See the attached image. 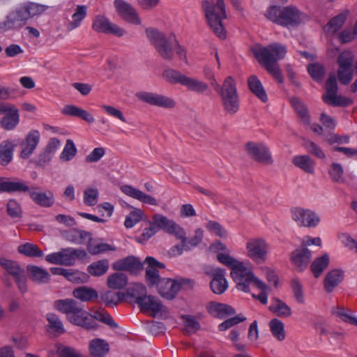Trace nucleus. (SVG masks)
<instances>
[{
    "label": "nucleus",
    "mask_w": 357,
    "mask_h": 357,
    "mask_svg": "<svg viewBox=\"0 0 357 357\" xmlns=\"http://www.w3.org/2000/svg\"><path fill=\"white\" fill-rule=\"evenodd\" d=\"M54 308L63 313L73 324L86 330H94L98 326L97 321L112 328L118 327L113 318L104 310H93L91 313L84 310L72 298L59 299L54 302Z\"/></svg>",
    "instance_id": "nucleus-1"
},
{
    "label": "nucleus",
    "mask_w": 357,
    "mask_h": 357,
    "mask_svg": "<svg viewBox=\"0 0 357 357\" xmlns=\"http://www.w3.org/2000/svg\"><path fill=\"white\" fill-rule=\"evenodd\" d=\"M47 8L46 6L33 2L23 3L6 15L5 20L0 23V30L20 29L29 19L43 14Z\"/></svg>",
    "instance_id": "nucleus-2"
},
{
    "label": "nucleus",
    "mask_w": 357,
    "mask_h": 357,
    "mask_svg": "<svg viewBox=\"0 0 357 357\" xmlns=\"http://www.w3.org/2000/svg\"><path fill=\"white\" fill-rule=\"evenodd\" d=\"M265 16L272 22L284 27H295L301 23V13L293 6H271Z\"/></svg>",
    "instance_id": "nucleus-3"
},
{
    "label": "nucleus",
    "mask_w": 357,
    "mask_h": 357,
    "mask_svg": "<svg viewBox=\"0 0 357 357\" xmlns=\"http://www.w3.org/2000/svg\"><path fill=\"white\" fill-rule=\"evenodd\" d=\"M203 1L202 6L207 18L208 24L213 33L220 38H226V31L223 27L222 20L227 18L225 4L223 0H211Z\"/></svg>",
    "instance_id": "nucleus-4"
},
{
    "label": "nucleus",
    "mask_w": 357,
    "mask_h": 357,
    "mask_svg": "<svg viewBox=\"0 0 357 357\" xmlns=\"http://www.w3.org/2000/svg\"><path fill=\"white\" fill-rule=\"evenodd\" d=\"M146 34L161 58L167 61L173 58L177 44L176 35L166 38L162 33L152 28H147Z\"/></svg>",
    "instance_id": "nucleus-5"
},
{
    "label": "nucleus",
    "mask_w": 357,
    "mask_h": 357,
    "mask_svg": "<svg viewBox=\"0 0 357 357\" xmlns=\"http://www.w3.org/2000/svg\"><path fill=\"white\" fill-rule=\"evenodd\" d=\"M217 259L221 264L231 270V277L236 283L237 289L240 291L248 290L247 285L243 283V281L252 277V272L248 271L243 262L239 261L229 254L218 253Z\"/></svg>",
    "instance_id": "nucleus-6"
},
{
    "label": "nucleus",
    "mask_w": 357,
    "mask_h": 357,
    "mask_svg": "<svg viewBox=\"0 0 357 357\" xmlns=\"http://www.w3.org/2000/svg\"><path fill=\"white\" fill-rule=\"evenodd\" d=\"M252 52L258 61L264 65H278L277 61L283 59L287 53L284 45L274 43L266 47L258 45L252 49Z\"/></svg>",
    "instance_id": "nucleus-7"
},
{
    "label": "nucleus",
    "mask_w": 357,
    "mask_h": 357,
    "mask_svg": "<svg viewBox=\"0 0 357 357\" xmlns=\"http://www.w3.org/2000/svg\"><path fill=\"white\" fill-rule=\"evenodd\" d=\"M220 96L225 110L230 114L236 113L239 108V100L236 82L232 77L225 79L221 88Z\"/></svg>",
    "instance_id": "nucleus-8"
},
{
    "label": "nucleus",
    "mask_w": 357,
    "mask_h": 357,
    "mask_svg": "<svg viewBox=\"0 0 357 357\" xmlns=\"http://www.w3.org/2000/svg\"><path fill=\"white\" fill-rule=\"evenodd\" d=\"M86 255L84 250L68 248L47 255L45 259L52 264L72 266L75 264L77 259H84Z\"/></svg>",
    "instance_id": "nucleus-9"
},
{
    "label": "nucleus",
    "mask_w": 357,
    "mask_h": 357,
    "mask_svg": "<svg viewBox=\"0 0 357 357\" xmlns=\"http://www.w3.org/2000/svg\"><path fill=\"white\" fill-rule=\"evenodd\" d=\"M245 151L253 161L264 166L273 165L274 159L269 148L262 142H248Z\"/></svg>",
    "instance_id": "nucleus-10"
},
{
    "label": "nucleus",
    "mask_w": 357,
    "mask_h": 357,
    "mask_svg": "<svg viewBox=\"0 0 357 357\" xmlns=\"http://www.w3.org/2000/svg\"><path fill=\"white\" fill-rule=\"evenodd\" d=\"M354 54L350 50L341 52L337 58V77L340 82L348 85L354 76Z\"/></svg>",
    "instance_id": "nucleus-11"
},
{
    "label": "nucleus",
    "mask_w": 357,
    "mask_h": 357,
    "mask_svg": "<svg viewBox=\"0 0 357 357\" xmlns=\"http://www.w3.org/2000/svg\"><path fill=\"white\" fill-rule=\"evenodd\" d=\"M0 265L4 271L15 280L20 291L24 294L27 291V280L24 270L16 261L1 259Z\"/></svg>",
    "instance_id": "nucleus-12"
},
{
    "label": "nucleus",
    "mask_w": 357,
    "mask_h": 357,
    "mask_svg": "<svg viewBox=\"0 0 357 357\" xmlns=\"http://www.w3.org/2000/svg\"><path fill=\"white\" fill-rule=\"evenodd\" d=\"M247 255L252 261L262 264L265 262L268 251V244L261 238H252L246 243Z\"/></svg>",
    "instance_id": "nucleus-13"
},
{
    "label": "nucleus",
    "mask_w": 357,
    "mask_h": 357,
    "mask_svg": "<svg viewBox=\"0 0 357 357\" xmlns=\"http://www.w3.org/2000/svg\"><path fill=\"white\" fill-rule=\"evenodd\" d=\"M91 26L98 33L112 34L117 37H121L126 33L124 29L112 22L103 15H96L93 20Z\"/></svg>",
    "instance_id": "nucleus-14"
},
{
    "label": "nucleus",
    "mask_w": 357,
    "mask_h": 357,
    "mask_svg": "<svg viewBox=\"0 0 357 357\" xmlns=\"http://www.w3.org/2000/svg\"><path fill=\"white\" fill-rule=\"evenodd\" d=\"M291 212L293 220L296 222L299 226L314 227L317 226L320 221L319 216L310 210L294 208L291 209Z\"/></svg>",
    "instance_id": "nucleus-15"
},
{
    "label": "nucleus",
    "mask_w": 357,
    "mask_h": 357,
    "mask_svg": "<svg viewBox=\"0 0 357 357\" xmlns=\"http://www.w3.org/2000/svg\"><path fill=\"white\" fill-rule=\"evenodd\" d=\"M136 97L144 102L158 107L170 108L176 105L169 98L152 92L140 91L136 93Z\"/></svg>",
    "instance_id": "nucleus-16"
},
{
    "label": "nucleus",
    "mask_w": 357,
    "mask_h": 357,
    "mask_svg": "<svg viewBox=\"0 0 357 357\" xmlns=\"http://www.w3.org/2000/svg\"><path fill=\"white\" fill-rule=\"evenodd\" d=\"M114 5L118 15L123 20L135 25L141 24L140 18L136 10L130 3L123 0H115Z\"/></svg>",
    "instance_id": "nucleus-17"
},
{
    "label": "nucleus",
    "mask_w": 357,
    "mask_h": 357,
    "mask_svg": "<svg viewBox=\"0 0 357 357\" xmlns=\"http://www.w3.org/2000/svg\"><path fill=\"white\" fill-rule=\"evenodd\" d=\"M290 259L296 269L301 272L308 266L312 259V253L305 244H301L291 252Z\"/></svg>",
    "instance_id": "nucleus-18"
},
{
    "label": "nucleus",
    "mask_w": 357,
    "mask_h": 357,
    "mask_svg": "<svg viewBox=\"0 0 357 357\" xmlns=\"http://www.w3.org/2000/svg\"><path fill=\"white\" fill-rule=\"evenodd\" d=\"M204 231L201 228H197L191 237L187 236L184 229L180 227V254L188 252L197 247L203 240Z\"/></svg>",
    "instance_id": "nucleus-19"
},
{
    "label": "nucleus",
    "mask_w": 357,
    "mask_h": 357,
    "mask_svg": "<svg viewBox=\"0 0 357 357\" xmlns=\"http://www.w3.org/2000/svg\"><path fill=\"white\" fill-rule=\"evenodd\" d=\"M40 139V134L37 130H31L26 135L21 144L20 157L22 159L29 158L36 149Z\"/></svg>",
    "instance_id": "nucleus-20"
},
{
    "label": "nucleus",
    "mask_w": 357,
    "mask_h": 357,
    "mask_svg": "<svg viewBox=\"0 0 357 357\" xmlns=\"http://www.w3.org/2000/svg\"><path fill=\"white\" fill-rule=\"evenodd\" d=\"M28 194L31 200L41 207L50 208L54 204V196L50 190L42 191L40 187L32 186Z\"/></svg>",
    "instance_id": "nucleus-21"
},
{
    "label": "nucleus",
    "mask_w": 357,
    "mask_h": 357,
    "mask_svg": "<svg viewBox=\"0 0 357 357\" xmlns=\"http://www.w3.org/2000/svg\"><path fill=\"white\" fill-rule=\"evenodd\" d=\"M206 310L211 317L221 319L236 314V310L232 306L216 301L206 303Z\"/></svg>",
    "instance_id": "nucleus-22"
},
{
    "label": "nucleus",
    "mask_w": 357,
    "mask_h": 357,
    "mask_svg": "<svg viewBox=\"0 0 357 357\" xmlns=\"http://www.w3.org/2000/svg\"><path fill=\"white\" fill-rule=\"evenodd\" d=\"M146 262L149 265L146 269L145 275L146 282L150 287L158 286L162 279L160 278L159 271L157 270V268H163L165 265L152 257H147Z\"/></svg>",
    "instance_id": "nucleus-23"
},
{
    "label": "nucleus",
    "mask_w": 357,
    "mask_h": 357,
    "mask_svg": "<svg viewBox=\"0 0 357 357\" xmlns=\"http://www.w3.org/2000/svg\"><path fill=\"white\" fill-rule=\"evenodd\" d=\"M112 268L116 271H126L137 274L142 269L143 265L136 257L129 256L114 262Z\"/></svg>",
    "instance_id": "nucleus-24"
},
{
    "label": "nucleus",
    "mask_w": 357,
    "mask_h": 357,
    "mask_svg": "<svg viewBox=\"0 0 357 357\" xmlns=\"http://www.w3.org/2000/svg\"><path fill=\"white\" fill-rule=\"evenodd\" d=\"M20 123V114L18 109L10 104L6 114L0 119V126L6 130H14Z\"/></svg>",
    "instance_id": "nucleus-25"
},
{
    "label": "nucleus",
    "mask_w": 357,
    "mask_h": 357,
    "mask_svg": "<svg viewBox=\"0 0 357 357\" xmlns=\"http://www.w3.org/2000/svg\"><path fill=\"white\" fill-rule=\"evenodd\" d=\"M212 277L213 279L210 282L211 291L215 294H223L228 287L225 270L220 268H215L213 271Z\"/></svg>",
    "instance_id": "nucleus-26"
},
{
    "label": "nucleus",
    "mask_w": 357,
    "mask_h": 357,
    "mask_svg": "<svg viewBox=\"0 0 357 357\" xmlns=\"http://www.w3.org/2000/svg\"><path fill=\"white\" fill-rule=\"evenodd\" d=\"M121 190L126 195L137 199L144 204L156 206L158 205V202L156 199L153 197L145 194L140 190L135 188L132 185H123L120 188Z\"/></svg>",
    "instance_id": "nucleus-27"
},
{
    "label": "nucleus",
    "mask_w": 357,
    "mask_h": 357,
    "mask_svg": "<svg viewBox=\"0 0 357 357\" xmlns=\"http://www.w3.org/2000/svg\"><path fill=\"white\" fill-rule=\"evenodd\" d=\"M158 291L162 298L172 300L178 291V283L170 278H162L158 285Z\"/></svg>",
    "instance_id": "nucleus-28"
},
{
    "label": "nucleus",
    "mask_w": 357,
    "mask_h": 357,
    "mask_svg": "<svg viewBox=\"0 0 357 357\" xmlns=\"http://www.w3.org/2000/svg\"><path fill=\"white\" fill-rule=\"evenodd\" d=\"M141 311L144 312H152L154 314L163 311V305L161 302L155 296H146L139 298L137 303Z\"/></svg>",
    "instance_id": "nucleus-29"
},
{
    "label": "nucleus",
    "mask_w": 357,
    "mask_h": 357,
    "mask_svg": "<svg viewBox=\"0 0 357 357\" xmlns=\"http://www.w3.org/2000/svg\"><path fill=\"white\" fill-rule=\"evenodd\" d=\"M180 84L185 86L188 90L198 94H204L210 91L206 83L181 73Z\"/></svg>",
    "instance_id": "nucleus-30"
},
{
    "label": "nucleus",
    "mask_w": 357,
    "mask_h": 357,
    "mask_svg": "<svg viewBox=\"0 0 357 357\" xmlns=\"http://www.w3.org/2000/svg\"><path fill=\"white\" fill-rule=\"evenodd\" d=\"M182 319V332L184 335H191L195 334L201 329V324L197 316L183 314L180 316Z\"/></svg>",
    "instance_id": "nucleus-31"
},
{
    "label": "nucleus",
    "mask_w": 357,
    "mask_h": 357,
    "mask_svg": "<svg viewBox=\"0 0 357 357\" xmlns=\"http://www.w3.org/2000/svg\"><path fill=\"white\" fill-rule=\"evenodd\" d=\"M89 351L93 357H105L109 351V345L102 339H93L89 342Z\"/></svg>",
    "instance_id": "nucleus-32"
},
{
    "label": "nucleus",
    "mask_w": 357,
    "mask_h": 357,
    "mask_svg": "<svg viewBox=\"0 0 357 357\" xmlns=\"http://www.w3.org/2000/svg\"><path fill=\"white\" fill-rule=\"evenodd\" d=\"M61 113L64 115L79 117L88 123H93V116L85 109L75 105H68L63 107Z\"/></svg>",
    "instance_id": "nucleus-33"
},
{
    "label": "nucleus",
    "mask_w": 357,
    "mask_h": 357,
    "mask_svg": "<svg viewBox=\"0 0 357 357\" xmlns=\"http://www.w3.org/2000/svg\"><path fill=\"white\" fill-rule=\"evenodd\" d=\"M73 296L82 302H90L98 297V291L87 286H81L73 289Z\"/></svg>",
    "instance_id": "nucleus-34"
},
{
    "label": "nucleus",
    "mask_w": 357,
    "mask_h": 357,
    "mask_svg": "<svg viewBox=\"0 0 357 357\" xmlns=\"http://www.w3.org/2000/svg\"><path fill=\"white\" fill-rule=\"evenodd\" d=\"M152 220L158 229H163L168 234L177 236L176 224L174 221L160 214L154 215Z\"/></svg>",
    "instance_id": "nucleus-35"
},
{
    "label": "nucleus",
    "mask_w": 357,
    "mask_h": 357,
    "mask_svg": "<svg viewBox=\"0 0 357 357\" xmlns=\"http://www.w3.org/2000/svg\"><path fill=\"white\" fill-rule=\"evenodd\" d=\"M250 282H253L254 284L261 291V293L257 296H256L255 295H253L252 296L254 298H257L262 304L266 305L268 301V294L266 292L268 286L264 282H262L259 278L255 277V275L252 273V277H251L250 278H248V280H246L243 281V283L246 284L248 287V290L243 291L244 292L250 291L249 284Z\"/></svg>",
    "instance_id": "nucleus-36"
},
{
    "label": "nucleus",
    "mask_w": 357,
    "mask_h": 357,
    "mask_svg": "<svg viewBox=\"0 0 357 357\" xmlns=\"http://www.w3.org/2000/svg\"><path fill=\"white\" fill-rule=\"evenodd\" d=\"M6 188L4 192L8 193H25L29 192L30 187L27 183L20 178H6Z\"/></svg>",
    "instance_id": "nucleus-37"
},
{
    "label": "nucleus",
    "mask_w": 357,
    "mask_h": 357,
    "mask_svg": "<svg viewBox=\"0 0 357 357\" xmlns=\"http://www.w3.org/2000/svg\"><path fill=\"white\" fill-rule=\"evenodd\" d=\"M349 11L346 10L337 15L331 18L324 26V31L327 33H335L345 23Z\"/></svg>",
    "instance_id": "nucleus-38"
},
{
    "label": "nucleus",
    "mask_w": 357,
    "mask_h": 357,
    "mask_svg": "<svg viewBox=\"0 0 357 357\" xmlns=\"http://www.w3.org/2000/svg\"><path fill=\"white\" fill-rule=\"evenodd\" d=\"M344 274L343 271L334 269L328 272L324 279V288L328 293H331L333 291L335 287H337L343 280Z\"/></svg>",
    "instance_id": "nucleus-39"
},
{
    "label": "nucleus",
    "mask_w": 357,
    "mask_h": 357,
    "mask_svg": "<svg viewBox=\"0 0 357 357\" xmlns=\"http://www.w3.org/2000/svg\"><path fill=\"white\" fill-rule=\"evenodd\" d=\"M249 89L263 102L268 101V96L266 91L256 75H251L248 79Z\"/></svg>",
    "instance_id": "nucleus-40"
},
{
    "label": "nucleus",
    "mask_w": 357,
    "mask_h": 357,
    "mask_svg": "<svg viewBox=\"0 0 357 357\" xmlns=\"http://www.w3.org/2000/svg\"><path fill=\"white\" fill-rule=\"evenodd\" d=\"M128 282L127 275L119 272L109 275L107 279V285L111 289H122L128 284Z\"/></svg>",
    "instance_id": "nucleus-41"
},
{
    "label": "nucleus",
    "mask_w": 357,
    "mask_h": 357,
    "mask_svg": "<svg viewBox=\"0 0 357 357\" xmlns=\"http://www.w3.org/2000/svg\"><path fill=\"white\" fill-rule=\"evenodd\" d=\"M293 164L305 172L313 174L314 173V161L307 155H296L292 159Z\"/></svg>",
    "instance_id": "nucleus-42"
},
{
    "label": "nucleus",
    "mask_w": 357,
    "mask_h": 357,
    "mask_svg": "<svg viewBox=\"0 0 357 357\" xmlns=\"http://www.w3.org/2000/svg\"><path fill=\"white\" fill-rule=\"evenodd\" d=\"M91 237L89 232L78 229H70L65 234L67 241L77 245L84 243L87 240L91 239Z\"/></svg>",
    "instance_id": "nucleus-43"
},
{
    "label": "nucleus",
    "mask_w": 357,
    "mask_h": 357,
    "mask_svg": "<svg viewBox=\"0 0 357 357\" xmlns=\"http://www.w3.org/2000/svg\"><path fill=\"white\" fill-rule=\"evenodd\" d=\"M15 146L8 140L0 144V164L3 166L8 165L13 159Z\"/></svg>",
    "instance_id": "nucleus-44"
},
{
    "label": "nucleus",
    "mask_w": 357,
    "mask_h": 357,
    "mask_svg": "<svg viewBox=\"0 0 357 357\" xmlns=\"http://www.w3.org/2000/svg\"><path fill=\"white\" fill-rule=\"evenodd\" d=\"M27 271L29 273L30 278L36 283H47L50 280L49 273L37 266H29L27 267Z\"/></svg>",
    "instance_id": "nucleus-45"
},
{
    "label": "nucleus",
    "mask_w": 357,
    "mask_h": 357,
    "mask_svg": "<svg viewBox=\"0 0 357 357\" xmlns=\"http://www.w3.org/2000/svg\"><path fill=\"white\" fill-rule=\"evenodd\" d=\"M273 303L269 306V310L280 317H288L291 315V309L284 302L278 298L273 299Z\"/></svg>",
    "instance_id": "nucleus-46"
},
{
    "label": "nucleus",
    "mask_w": 357,
    "mask_h": 357,
    "mask_svg": "<svg viewBox=\"0 0 357 357\" xmlns=\"http://www.w3.org/2000/svg\"><path fill=\"white\" fill-rule=\"evenodd\" d=\"M109 269L107 259H100L93 262L87 267L89 274L95 277H100L105 274Z\"/></svg>",
    "instance_id": "nucleus-47"
},
{
    "label": "nucleus",
    "mask_w": 357,
    "mask_h": 357,
    "mask_svg": "<svg viewBox=\"0 0 357 357\" xmlns=\"http://www.w3.org/2000/svg\"><path fill=\"white\" fill-rule=\"evenodd\" d=\"M328 265L329 256L328 254H324L321 257L315 259L310 266V269L314 276L317 278Z\"/></svg>",
    "instance_id": "nucleus-48"
},
{
    "label": "nucleus",
    "mask_w": 357,
    "mask_h": 357,
    "mask_svg": "<svg viewBox=\"0 0 357 357\" xmlns=\"http://www.w3.org/2000/svg\"><path fill=\"white\" fill-rule=\"evenodd\" d=\"M17 251L20 254L29 257H40L44 255L43 252L36 245L30 243L19 245Z\"/></svg>",
    "instance_id": "nucleus-49"
},
{
    "label": "nucleus",
    "mask_w": 357,
    "mask_h": 357,
    "mask_svg": "<svg viewBox=\"0 0 357 357\" xmlns=\"http://www.w3.org/2000/svg\"><path fill=\"white\" fill-rule=\"evenodd\" d=\"M87 8L84 5H79L77 6L75 12L72 15L73 21L68 24V29L73 30L77 28L82 21L86 16Z\"/></svg>",
    "instance_id": "nucleus-50"
},
{
    "label": "nucleus",
    "mask_w": 357,
    "mask_h": 357,
    "mask_svg": "<svg viewBox=\"0 0 357 357\" xmlns=\"http://www.w3.org/2000/svg\"><path fill=\"white\" fill-rule=\"evenodd\" d=\"M291 103L297 114L302 119L304 123H310V116L307 108L305 104L298 98L294 97L291 98Z\"/></svg>",
    "instance_id": "nucleus-51"
},
{
    "label": "nucleus",
    "mask_w": 357,
    "mask_h": 357,
    "mask_svg": "<svg viewBox=\"0 0 357 357\" xmlns=\"http://www.w3.org/2000/svg\"><path fill=\"white\" fill-rule=\"evenodd\" d=\"M269 326L273 335L279 341L285 338L284 326L282 321L278 319H273L269 322Z\"/></svg>",
    "instance_id": "nucleus-52"
},
{
    "label": "nucleus",
    "mask_w": 357,
    "mask_h": 357,
    "mask_svg": "<svg viewBox=\"0 0 357 357\" xmlns=\"http://www.w3.org/2000/svg\"><path fill=\"white\" fill-rule=\"evenodd\" d=\"M64 277L75 283H86L89 279L86 273L73 269H66Z\"/></svg>",
    "instance_id": "nucleus-53"
},
{
    "label": "nucleus",
    "mask_w": 357,
    "mask_h": 357,
    "mask_svg": "<svg viewBox=\"0 0 357 357\" xmlns=\"http://www.w3.org/2000/svg\"><path fill=\"white\" fill-rule=\"evenodd\" d=\"M127 294L129 297L134 298L137 303L139 298L146 296V288L142 283H133L127 289Z\"/></svg>",
    "instance_id": "nucleus-54"
},
{
    "label": "nucleus",
    "mask_w": 357,
    "mask_h": 357,
    "mask_svg": "<svg viewBox=\"0 0 357 357\" xmlns=\"http://www.w3.org/2000/svg\"><path fill=\"white\" fill-rule=\"evenodd\" d=\"M77 148L72 139H67L64 148L61 153L60 160L63 162L71 160L77 153Z\"/></svg>",
    "instance_id": "nucleus-55"
},
{
    "label": "nucleus",
    "mask_w": 357,
    "mask_h": 357,
    "mask_svg": "<svg viewBox=\"0 0 357 357\" xmlns=\"http://www.w3.org/2000/svg\"><path fill=\"white\" fill-rule=\"evenodd\" d=\"M99 192L96 188L89 187L84 191L83 202L89 206H95L98 201Z\"/></svg>",
    "instance_id": "nucleus-56"
},
{
    "label": "nucleus",
    "mask_w": 357,
    "mask_h": 357,
    "mask_svg": "<svg viewBox=\"0 0 357 357\" xmlns=\"http://www.w3.org/2000/svg\"><path fill=\"white\" fill-rule=\"evenodd\" d=\"M326 94L322 96L324 101L328 99V97L335 95L337 93L338 87L337 83V77L333 73L329 74L328 78L326 82L325 85Z\"/></svg>",
    "instance_id": "nucleus-57"
},
{
    "label": "nucleus",
    "mask_w": 357,
    "mask_h": 357,
    "mask_svg": "<svg viewBox=\"0 0 357 357\" xmlns=\"http://www.w3.org/2000/svg\"><path fill=\"white\" fill-rule=\"evenodd\" d=\"M307 72L314 81L319 82L323 79L326 70L323 65L314 63L308 65Z\"/></svg>",
    "instance_id": "nucleus-58"
},
{
    "label": "nucleus",
    "mask_w": 357,
    "mask_h": 357,
    "mask_svg": "<svg viewBox=\"0 0 357 357\" xmlns=\"http://www.w3.org/2000/svg\"><path fill=\"white\" fill-rule=\"evenodd\" d=\"M8 215L12 218H20L22 215V209L20 204L15 199H10L6 204Z\"/></svg>",
    "instance_id": "nucleus-59"
},
{
    "label": "nucleus",
    "mask_w": 357,
    "mask_h": 357,
    "mask_svg": "<svg viewBox=\"0 0 357 357\" xmlns=\"http://www.w3.org/2000/svg\"><path fill=\"white\" fill-rule=\"evenodd\" d=\"M324 102L334 107H347L352 105L353 100L349 98L335 94L328 97Z\"/></svg>",
    "instance_id": "nucleus-60"
},
{
    "label": "nucleus",
    "mask_w": 357,
    "mask_h": 357,
    "mask_svg": "<svg viewBox=\"0 0 357 357\" xmlns=\"http://www.w3.org/2000/svg\"><path fill=\"white\" fill-rule=\"evenodd\" d=\"M205 227L208 231L215 233L220 238H227L228 236L227 231L216 221L209 220Z\"/></svg>",
    "instance_id": "nucleus-61"
},
{
    "label": "nucleus",
    "mask_w": 357,
    "mask_h": 357,
    "mask_svg": "<svg viewBox=\"0 0 357 357\" xmlns=\"http://www.w3.org/2000/svg\"><path fill=\"white\" fill-rule=\"evenodd\" d=\"M344 170L342 165L337 162H333L328 169V174L333 182L341 183L343 181Z\"/></svg>",
    "instance_id": "nucleus-62"
},
{
    "label": "nucleus",
    "mask_w": 357,
    "mask_h": 357,
    "mask_svg": "<svg viewBox=\"0 0 357 357\" xmlns=\"http://www.w3.org/2000/svg\"><path fill=\"white\" fill-rule=\"evenodd\" d=\"M87 249L91 255H98L107 251H115L116 250V247L113 245L105 243L89 245Z\"/></svg>",
    "instance_id": "nucleus-63"
},
{
    "label": "nucleus",
    "mask_w": 357,
    "mask_h": 357,
    "mask_svg": "<svg viewBox=\"0 0 357 357\" xmlns=\"http://www.w3.org/2000/svg\"><path fill=\"white\" fill-rule=\"evenodd\" d=\"M143 212L140 209H135L126 216L124 225L126 228H132L142 218Z\"/></svg>",
    "instance_id": "nucleus-64"
}]
</instances>
